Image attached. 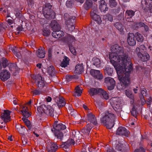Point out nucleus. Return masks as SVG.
I'll return each instance as SVG.
<instances>
[{
    "label": "nucleus",
    "instance_id": "obj_29",
    "mask_svg": "<svg viewBox=\"0 0 152 152\" xmlns=\"http://www.w3.org/2000/svg\"><path fill=\"white\" fill-rule=\"evenodd\" d=\"M58 148V146L55 142L51 143L50 147L48 148V152H56Z\"/></svg>",
    "mask_w": 152,
    "mask_h": 152
},
{
    "label": "nucleus",
    "instance_id": "obj_15",
    "mask_svg": "<svg viewBox=\"0 0 152 152\" xmlns=\"http://www.w3.org/2000/svg\"><path fill=\"white\" fill-rule=\"evenodd\" d=\"M55 101L59 107H63L65 105V100L62 96H56L55 98Z\"/></svg>",
    "mask_w": 152,
    "mask_h": 152
},
{
    "label": "nucleus",
    "instance_id": "obj_22",
    "mask_svg": "<svg viewBox=\"0 0 152 152\" xmlns=\"http://www.w3.org/2000/svg\"><path fill=\"white\" fill-rule=\"evenodd\" d=\"M64 32L60 30L54 31L52 33V36L56 38H60L64 36Z\"/></svg>",
    "mask_w": 152,
    "mask_h": 152
},
{
    "label": "nucleus",
    "instance_id": "obj_47",
    "mask_svg": "<svg viewBox=\"0 0 152 152\" xmlns=\"http://www.w3.org/2000/svg\"><path fill=\"white\" fill-rule=\"evenodd\" d=\"M7 65L10 71L15 70L16 69V65L15 64L10 63Z\"/></svg>",
    "mask_w": 152,
    "mask_h": 152
},
{
    "label": "nucleus",
    "instance_id": "obj_20",
    "mask_svg": "<svg viewBox=\"0 0 152 152\" xmlns=\"http://www.w3.org/2000/svg\"><path fill=\"white\" fill-rule=\"evenodd\" d=\"M135 14V12L132 10H127L126 12L125 17L127 21L132 22L133 20L132 18Z\"/></svg>",
    "mask_w": 152,
    "mask_h": 152
},
{
    "label": "nucleus",
    "instance_id": "obj_58",
    "mask_svg": "<svg viewBox=\"0 0 152 152\" xmlns=\"http://www.w3.org/2000/svg\"><path fill=\"white\" fill-rule=\"evenodd\" d=\"M50 34V32L49 31L45 30L43 31V35L44 36H48Z\"/></svg>",
    "mask_w": 152,
    "mask_h": 152
},
{
    "label": "nucleus",
    "instance_id": "obj_16",
    "mask_svg": "<svg viewBox=\"0 0 152 152\" xmlns=\"http://www.w3.org/2000/svg\"><path fill=\"white\" fill-rule=\"evenodd\" d=\"M129 133V132L125 128L120 126L117 129L116 134L118 135H124L127 137L128 136Z\"/></svg>",
    "mask_w": 152,
    "mask_h": 152
},
{
    "label": "nucleus",
    "instance_id": "obj_43",
    "mask_svg": "<svg viewBox=\"0 0 152 152\" xmlns=\"http://www.w3.org/2000/svg\"><path fill=\"white\" fill-rule=\"evenodd\" d=\"M103 19L106 21L109 20L111 22L113 20L112 16L109 14H107L104 15L103 17Z\"/></svg>",
    "mask_w": 152,
    "mask_h": 152
},
{
    "label": "nucleus",
    "instance_id": "obj_4",
    "mask_svg": "<svg viewBox=\"0 0 152 152\" xmlns=\"http://www.w3.org/2000/svg\"><path fill=\"white\" fill-rule=\"evenodd\" d=\"M52 6L50 3H46L43 7L42 12L44 16L47 19L51 20L55 18L56 13L52 9Z\"/></svg>",
    "mask_w": 152,
    "mask_h": 152
},
{
    "label": "nucleus",
    "instance_id": "obj_52",
    "mask_svg": "<svg viewBox=\"0 0 152 152\" xmlns=\"http://www.w3.org/2000/svg\"><path fill=\"white\" fill-rule=\"evenodd\" d=\"M69 50L74 55H76V52L75 48L70 44L69 45Z\"/></svg>",
    "mask_w": 152,
    "mask_h": 152
},
{
    "label": "nucleus",
    "instance_id": "obj_30",
    "mask_svg": "<svg viewBox=\"0 0 152 152\" xmlns=\"http://www.w3.org/2000/svg\"><path fill=\"white\" fill-rule=\"evenodd\" d=\"M69 58L66 56H65L61 63V66L62 67L64 68L67 67L69 65Z\"/></svg>",
    "mask_w": 152,
    "mask_h": 152
},
{
    "label": "nucleus",
    "instance_id": "obj_64",
    "mask_svg": "<svg viewBox=\"0 0 152 152\" xmlns=\"http://www.w3.org/2000/svg\"><path fill=\"white\" fill-rule=\"evenodd\" d=\"M8 23L10 25H11L13 23V21L11 19H8L7 21Z\"/></svg>",
    "mask_w": 152,
    "mask_h": 152
},
{
    "label": "nucleus",
    "instance_id": "obj_59",
    "mask_svg": "<svg viewBox=\"0 0 152 152\" xmlns=\"http://www.w3.org/2000/svg\"><path fill=\"white\" fill-rule=\"evenodd\" d=\"M23 129H21L20 128L18 129V130L19 133L23 134L24 133V132L25 130V128L24 127H23Z\"/></svg>",
    "mask_w": 152,
    "mask_h": 152
},
{
    "label": "nucleus",
    "instance_id": "obj_2",
    "mask_svg": "<svg viewBox=\"0 0 152 152\" xmlns=\"http://www.w3.org/2000/svg\"><path fill=\"white\" fill-rule=\"evenodd\" d=\"M114 67L117 71L118 79L120 82L121 87V88L128 87L130 83V75L131 71L133 69V64L131 62Z\"/></svg>",
    "mask_w": 152,
    "mask_h": 152
},
{
    "label": "nucleus",
    "instance_id": "obj_12",
    "mask_svg": "<svg viewBox=\"0 0 152 152\" xmlns=\"http://www.w3.org/2000/svg\"><path fill=\"white\" fill-rule=\"evenodd\" d=\"M87 119L88 121L90 122L91 124L94 125H96L97 124L96 119L95 115L93 114L90 112H88L87 115Z\"/></svg>",
    "mask_w": 152,
    "mask_h": 152
},
{
    "label": "nucleus",
    "instance_id": "obj_54",
    "mask_svg": "<svg viewBox=\"0 0 152 152\" xmlns=\"http://www.w3.org/2000/svg\"><path fill=\"white\" fill-rule=\"evenodd\" d=\"M33 94L35 95H39L41 94V91L35 89L31 91Z\"/></svg>",
    "mask_w": 152,
    "mask_h": 152
},
{
    "label": "nucleus",
    "instance_id": "obj_57",
    "mask_svg": "<svg viewBox=\"0 0 152 152\" xmlns=\"http://www.w3.org/2000/svg\"><path fill=\"white\" fill-rule=\"evenodd\" d=\"M26 125L28 127V128L30 129L31 128V125L30 123V122L28 120L25 123Z\"/></svg>",
    "mask_w": 152,
    "mask_h": 152
},
{
    "label": "nucleus",
    "instance_id": "obj_8",
    "mask_svg": "<svg viewBox=\"0 0 152 152\" xmlns=\"http://www.w3.org/2000/svg\"><path fill=\"white\" fill-rule=\"evenodd\" d=\"M11 111L8 110H4L3 113L1 115L2 119L4 121L5 124L10 121L11 120Z\"/></svg>",
    "mask_w": 152,
    "mask_h": 152
},
{
    "label": "nucleus",
    "instance_id": "obj_56",
    "mask_svg": "<svg viewBox=\"0 0 152 152\" xmlns=\"http://www.w3.org/2000/svg\"><path fill=\"white\" fill-rule=\"evenodd\" d=\"M39 21L41 24L43 25H44L47 23V21H46L45 18H41L40 19Z\"/></svg>",
    "mask_w": 152,
    "mask_h": 152
},
{
    "label": "nucleus",
    "instance_id": "obj_48",
    "mask_svg": "<svg viewBox=\"0 0 152 152\" xmlns=\"http://www.w3.org/2000/svg\"><path fill=\"white\" fill-rule=\"evenodd\" d=\"M48 72L51 76L54 74L55 73L54 68L53 66H50L48 68Z\"/></svg>",
    "mask_w": 152,
    "mask_h": 152
},
{
    "label": "nucleus",
    "instance_id": "obj_35",
    "mask_svg": "<svg viewBox=\"0 0 152 152\" xmlns=\"http://www.w3.org/2000/svg\"><path fill=\"white\" fill-rule=\"evenodd\" d=\"M137 40L140 42H142L144 40V37L142 35L138 32H137L134 35Z\"/></svg>",
    "mask_w": 152,
    "mask_h": 152
},
{
    "label": "nucleus",
    "instance_id": "obj_1",
    "mask_svg": "<svg viewBox=\"0 0 152 152\" xmlns=\"http://www.w3.org/2000/svg\"><path fill=\"white\" fill-rule=\"evenodd\" d=\"M109 54L110 62L114 67L128 63V55L124 53L123 47L115 44L111 46Z\"/></svg>",
    "mask_w": 152,
    "mask_h": 152
},
{
    "label": "nucleus",
    "instance_id": "obj_3",
    "mask_svg": "<svg viewBox=\"0 0 152 152\" xmlns=\"http://www.w3.org/2000/svg\"><path fill=\"white\" fill-rule=\"evenodd\" d=\"M115 119V115L113 113L108 111L104 112V115L101 119V122L107 128L111 129L114 126Z\"/></svg>",
    "mask_w": 152,
    "mask_h": 152
},
{
    "label": "nucleus",
    "instance_id": "obj_37",
    "mask_svg": "<svg viewBox=\"0 0 152 152\" xmlns=\"http://www.w3.org/2000/svg\"><path fill=\"white\" fill-rule=\"evenodd\" d=\"M140 58L141 60L143 61H148L149 58L150 56L147 53L144 54L141 53L140 56H138Z\"/></svg>",
    "mask_w": 152,
    "mask_h": 152
},
{
    "label": "nucleus",
    "instance_id": "obj_33",
    "mask_svg": "<svg viewBox=\"0 0 152 152\" xmlns=\"http://www.w3.org/2000/svg\"><path fill=\"white\" fill-rule=\"evenodd\" d=\"M114 26L121 33H123L124 27L121 23L116 22L114 24Z\"/></svg>",
    "mask_w": 152,
    "mask_h": 152
},
{
    "label": "nucleus",
    "instance_id": "obj_39",
    "mask_svg": "<svg viewBox=\"0 0 152 152\" xmlns=\"http://www.w3.org/2000/svg\"><path fill=\"white\" fill-rule=\"evenodd\" d=\"M125 93L126 96L129 97L131 100H134V95L132 93L131 91L129 89L126 90L125 91Z\"/></svg>",
    "mask_w": 152,
    "mask_h": 152
},
{
    "label": "nucleus",
    "instance_id": "obj_44",
    "mask_svg": "<svg viewBox=\"0 0 152 152\" xmlns=\"http://www.w3.org/2000/svg\"><path fill=\"white\" fill-rule=\"evenodd\" d=\"M146 6L152 11V0H145Z\"/></svg>",
    "mask_w": 152,
    "mask_h": 152
},
{
    "label": "nucleus",
    "instance_id": "obj_51",
    "mask_svg": "<svg viewBox=\"0 0 152 152\" xmlns=\"http://www.w3.org/2000/svg\"><path fill=\"white\" fill-rule=\"evenodd\" d=\"M131 114L134 116L135 117L137 116L138 113L135 109V107L134 105L131 110Z\"/></svg>",
    "mask_w": 152,
    "mask_h": 152
},
{
    "label": "nucleus",
    "instance_id": "obj_28",
    "mask_svg": "<svg viewBox=\"0 0 152 152\" xmlns=\"http://www.w3.org/2000/svg\"><path fill=\"white\" fill-rule=\"evenodd\" d=\"M64 38L66 39V41L69 45L70 44L69 43L75 42V37L72 35L69 34H68L67 36H66Z\"/></svg>",
    "mask_w": 152,
    "mask_h": 152
},
{
    "label": "nucleus",
    "instance_id": "obj_49",
    "mask_svg": "<svg viewBox=\"0 0 152 152\" xmlns=\"http://www.w3.org/2000/svg\"><path fill=\"white\" fill-rule=\"evenodd\" d=\"M12 51L18 58L21 59L22 58V54L23 52L21 51L18 52H16L15 50H12Z\"/></svg>",
    "mask_w": 152,
    "mask_h": 152
},
{
    "label": "nucleus",
    "instance_id": "obj_38",
    "mask_svg": "<svg viewBox=\"0 0 152 152\" xmlns=\"http://www.w3.org/2000/svg\"><path fill=\"white\" fill-rule=\"evenodd\" d=\"M37 55L39 58H42L45 56V53L43 50L39 49L36 51Z\"/></svg>",
    "mask_w": 152,
    "mask_h": 152
},
{
    "label": "nucleus",
    "instance_id": "obj_46",
    "mask_svg": "<svg viewBox=\"0 0 152 152\" xmlns=\"http://www.w3.org/2000/svg\"><path fill=\"white\" fill-rule=\"evenodd\" d=\"M75 95L79 96H80L82 93V91L80 88L78 86H77L75 88Z\"/></svg>",
    "mask_w": 152,
    "mask_h": 152
},
{
    "label": "nucleus",
    "instance_id": "obj_62",
    "mask_svg": "<svg viewBox=\"0 0 152 152\" xmlns=\"http://www.w3.org/2000/svg\"><path fill=\"white\" fill-rule=\"evenodd\" d=\"M22 28H23L22 26H18L17 28V31H19L18 32V34H19L20 31H22Z\"/></svg>",
    "mask_w": 152,
    "mask_h": 152
},
{
    "label": "nucleus",
    "instance_id": "obj_45",
    "mask_svg": "<svg viewBox=\"0 0 152 152\" xmlns=\"http://www.w3.org/2000/svg\"><path fill=\"white\" fill-rule=\"evenodd\" d=\"M99 8L100 9L101 11L102 12H103L104 13H105L106 11H108V8L107 7V5L103 4V5H99Z\"/></svg>",
    "mask_w": 152,
    "mask_h": 152
},
{
    "label": "nucleus",
    "instance_id": "obj_63",
    "mask_svg": "<svg viewBox=\"0 0 152 152\" xmlns=\"http://www.w3.org/2000/svg\"><path fill=\"white\" fill-rule=\"evenodd\" d=\"M45 99L47 102H50L52 100V98L50 96H48L46 97Z\"/></svg>",
    "mask_w": 152,
    "mask_h": 152
},
{
    "label": "nucleus",
    "instance_id": "obj_6",
    "mask_svg": "<svg viewBox=\"0 0 152 152\" xmlns=\"http://www.w3.org/2000/svg\"><path fill=\"white\" fill-rule=\"evenodd\" d=\"M121 99L119 97H114L110 99V103L114 110L118 112L121 110L122 105Z\"/></svg>",
    "mask_w": 152,
    "mask_h": 152
},
{
    "label": "nucleus",
    "instance_id": "obj_24",
    "mask_svg": "<svg viewBox=\"0 0 152 152\" xmlns=\"http://www.w3.org/2000/svg\"><path fill=\"white\" fill-rule=\"evenodd\" d=\"M129 148L128 146L123 144L117 145L115 146V149L117 150L120 151L122 152H126L128 150Z\"/></svg>",
    "mask_w": 152,
    "mask_h": 152
},
{
    "label": "nucleus",
    "instance_id": "obj_50",
    "mask_svg": "<svg viewBox=\"0 0 152 152\" xmlns=\"http://www.w3.org/2000/svg\"><path fill=\"white\" fill-rule=\"evenodd\" d=\"M116 0H109V2L110 7L112 8L115 7L117 5Z\"/></svg>",
    "mask_w": 152,
    "mask_h": 152
},
{
    "label": "nucleus",
    "instance_id": "obj_10",
    "mask_svg": "<svg viewBox=\"0 0 152 152\" xmlns=\"http://www.w3.org/2000/svg\"><path fill=\"white\" fill-rule=\"evenodd\" d=\"M53 128L55 131H60L66 129V126L61 123H58V121H56L53 125Z\"/></svg>",
    "mask_w": 152,
    "mask_h": 152
},
{
    "label": "nucleus",
    "instance_id": "obj_9",
    "mask_svg": "<svg viewBox=\"0 0 152 152\" xmlns=\"http://www.w3.org/2000/svg\"><path fill=\"white\" fill-rule=\"evenodd\" d=\"M35 82L36 85L39 88L43 87L45 84V82L43 79L40 75H38L35 76Z\"/></svg>",
    "mask_w": 152,
    "mask_h": 152
},
{
    "label": "nucleus",
    "instance_id": "obj_21",
    "mask_svg": "<svg viewBox=\"0 0 152 152\" xmlns=\"http://www.w3.org/2000/svg\"><path fill=\"white\" fill-rule=\"evenodd\" d=\"M50 26L53 31L61 29V26L58 22L55 20L51 21Z\"/></svg>",
    "mask_w": 152,
    "mask_h": 152
},
{
    "label": "nucleus",
    "instance_id": "obj_41",
    "mask_svg": "<svg viewBox=\"0 0 152 152\" xmlns=\"http://www.w3.org/2000/svg\"><path fill=\"white\" fill-rule=\"evenodd\" d=\"M54 134L55 136L58 139L61 140L63 136L62 133L60 131H55Z\"/></svg>",
    "mask_w": 152,
    "mask_h": 152
},
{
    "label": "nucleus",
    "instance_id": "obj_17",
    "mask_svg": "<svg viewBox=\"0 0 152 152\" xmlns=\"http://www.w3.org/2000/svg\"><path fill=\"white\" fill-rule=\"evenodd\" d=\"M93 127V125L91 124H88L86 126L81 130V134L84 135H89L90 131Z\"/></svg>",
    "mask_w": 152,
    "mask_h": 152
},
{
    "label": "nucleus",
    "instance_id": "obj_27",
    "mask_svg": "<svg viewBox=\"0 0 152 152\" xmlns=\"http://www.w3.org/2000/svg\"><path fill=\"white\" fill-rule=\"evenodd\" d=\"M92 0H86L83 4L84 8L86 10H88L92 7Z\"/></svg>",
    "mask_w": 152,
    "mask_h": 152
},
{
    "label": "nucleus",
    "instance_id": "obj_32",
    "mask_svg": "<svg viewBox=\"0 0 152 152\" xmlns=\"http://www.w3.org/2000/svg\"><path fill=\"white\" fill-rule=\"evenodd\" d=\"M104 72L105 74L111 76L113 73V69L111 68L109 66H106L104 69Z\"/></svg>",
    "mask_w": 152,
    "mask_h": 152
},
{
    "label": "nucleus",
    "instance_id": "obj_13",
    "mask_svg": "<svg viewBox=\"0 0 152 152\" xmlns=\"http://www.w3.org/2000/svg\"><path fill=\"white\" fill-rule=\"evenodd\" d=\"M75 143V141L73 139H69L66 142H62L60 146L64 149H66L68 148L70 146L74 145Z\"/></svg>",
    "mask_w": 152,
    "mask_h": 152
},
{
    "label": "nucleus",
    "instance_id": "obj_26",
    "mask_svg": "<svg viewBox=\"0 0 152 152\" xmlns=\"http://www.w3.org/2000/svg\"><path fill=\"white\" fill-rule=\"evenodd\" d=\"M100 89V88H91L89 91V94L92 97L97 94L99 95V90Z\"/></svg>",
    "mask_w": 152,
    "mask_h": 152
},
{
    "label": "nucleus",
    "instance_id": "obj_40",
    "mask_svg": "<svg viewBox=\"0 0 152 152\" xmlns=\"http://www.w3.org/2000/svg\"><path fill=\"white\" fill-rule=\"evenodd\" d=\"M8 64H9L8 61L6 58H1V67L2 66L3 68H5L8 66Z\"/></svg>",
    "mask_w": 152,
    "mask_h": 152
},
{
    "label": "nucleus",
    "instance_id": "obj_55",
    "mask_svg": "<svg viewBox=\"0 0 152 152\" xmlns=\"http://www.w3.org/2000/svg\"><path fill=\"white\" fill-rule=\"evenodd\" d=\"M134 152H145V151L143 148L140 147L139 148L135 150Z\"/></svg>",
    "mask_w": 152,
    "mask_h": 152
},
{
    "label": "nucleus",
    "instance_id": "obj_19",
    "mask_svg": "<svg viewBox=\"0 0 152 152\" xmlns=\"http://www.w3.org/2000/svg\"><path fill=\"white\" fill-rule=\"evenodd\" d=\"M10 77V73L7 70L4 69L0 73V78L4 81L6 80Z\"/></svg>",
    "mask_w": 152,
    "mask_h": 152
},
{
    "label": "nucleus",
    "instance_id": "obj_11",
    "mask_svg": "<svg viewBox=\"0 0 152 152\" xmlns=\"http://www.w3.org/2000/svg\"><path fill=\"white\" fill-rule=\"evenodd\" d=\"M134 33L129 32L127 36V42L128 44L132 46H134L136 44V41L134 39Z\"/></svg>",
    "mask_w": 152,
    "mask_h": 152
},
{
    "label": "nucleus",
    "instance_id": "obj_14",
    "mask_svg": "<svg viewBox=\"0 0 152 152\" xmlns=\"http://www.w3.org/2000/svg\"><path fill=\"white\" fill-rule=\"evenodd\" d=\"M28 109L27 107L25 106L23 107L22 109H21L20 110L23 116L24 117L22 118V120L25 123L28 120L26 118H28L30 115V114L28 112Z\"/></svg>",
    "mask_w": 152,
    "mask_h": 152
},
{
    "label": "nucleus",
    "instance_id": "obj_25",
    "mask_svg": "<svg viewBox=\"0 0 152 152\" xmlns=\"http://www.w3.org/2000/svg\"><path fill=\"white\" fill-rule=\"evenodd\" d=\"M45 113L48 116H53L54 115V110L53 108L50 105L46 106Z\"/></svg>",
    "mask_w": 152,
    "mask_h": 152
},
{
    "label": "nucleus",
    "instance_id": "obj_18",
    "mask_svg": "<svg viewBox=\"0 0 152 152\" xmlns=\"http://www.w3.org/2000/svg\"><path fill=\"white\" fill-rule=\"evenodd\" d=\"M90 73L91 75L99 80H101L103 78L102 75L100 73L99 70L92 69L91 70Z\"/></svg>",
    "mask_w": 152,
    "mask_h": 152
},
{
    "label": "nucleus",
    "instance_id": "obj_53",
    "mask_svg": "<svg viewBox=\"0 0 152 152\" xmlns=\"http://www.w3.org/2000/svg\"><path fill=\"white\" fill-rule=\"evenodd\" d=\"M147 91L145 88H142L141 89V93L143 97L146 96Z\"/></svg>",
    "mask_w": 152,
    "mask_h": 152
},
{
    "label": "nucleus",
    "instance_id": "obj_23",
    "mask_svg": "<svg viewBox=\"0 0 152 152\" xmlns=\"http://www.w3.org/2000/svg\"><path fill=\"white\" fill-rule=\"evenodd\" d=\"M91 16L94 20L97 23L99 24L101 23L102 20L100 16L94 13L93 11H91Z\"/></svg>",
    "mask_w": 152,
    "mask_h": 152
},
{
    "label": "nucleus",
    "instance_id": "obj_42",
    "mask_svg": "<svg viewBox=\"0 0 152 152\" xmlns=\"http://www.w3.org/2000/svg\"><path fill=\"white\" fill-rule=\"evenodd\" d=\"M94 64L97 67H100L101 62L100 60L97 58H95L93 59Z\"/></svg>",
    "mask_w": 152,
    "mask_h": 152
},
{
    "label": "nucleus",
    "instance_id": "obj_7",
    "mask_svg": "<svg viewBox=\"0 0 152 152\" xmlns=\"http://www.w3.org/2000/svg\"><path fill=\"white\" fill-rule=\"evenodd\" d=\"M104 82L106 84L109 90H112L114 88L115 82L113 78L110 77H106L104 79Z\"/></svg>",
    "mask_w": 152,
    "mask_h": 152
},
{
    "label": "nucleus",
    "instance_id": "obj_5",
    "mask_svg": "<svg viewBox=\"0 0 152 152\" xmlns=\"http://www.w3.org/2000/svg\"><path fill=\"white\" fill-rule=\"evenodd\" d=\"M64 18L66 20V23L68 31L72 32L75 28L74 23L75 22V17L69 16L67 13H65L64 15Z\"/></svg>",
    "mask_w": 152,
    "mask_h": 152
},
{
    "label": "nucleus",
    "instance_id": "obj_61",
    "mask_svg": "<svg viewBox=\"0 0 152 152\" xmlns=\"http://www.w3.org/2000/svg\"><path fill=\"white\" fill-rule=\"evenodd\" d=\"M52 49H49L48 50V56L49 59H50L52 57Z\"/></svg>",
    "mask_w": 152,
    "mask_h": 152
},
{
    "label": "nucleus",
    "instance_id": "obj_60",
    "mask_svg": "<svg viewBox=\"0 0 152 152\" xmlns=\"http://www.w3.org/2000/svg\"><path fill=\"white\" fill-rule=\"evenodd\" d=\"M135 51L138 57L140 56V55H141V53L140 52V48L138 47L136 49Z\"/></svg>",
    "mask_w": 152,
    "mask_h": 152
},
{
    "label": "nucleus",
    "instance_id": "obj_34",
    "mask_svg": "<svg viewBox=\"0 0 152 152\" xmlns=\"http://www.w3.org/2000/svg\"><path fill=\"white\" fill-rule=\"evenodd\" d=\"M83 71V66L80 64H77L75 66V72L77 74H80Z\"/></svg>",
    "mask_w": 152,
    "mask_h": 152
},
{
    "label": "nucleus",
    "instance_id": "obj_36",
    "mask_svg": "<svg viewBox=\"0 0 152 152\" xmlns=\"http://www.w3.org/2000/svg\"><path fill=\"white\" fill-rule=\"evenodd\" d=\"M46 108V105L45 104H42L37 107V110L40 114H41L43 113H45Z\"/></svg>",
    "mask_w": 152,
    "mask_h": 152
},
{
    "label": "nucleus",
    "instance_id": "obj_31",
    "mask_svg": "<svg viewBox=\"0 0 152 152\" xmlns=\"http://www.w3.org/2000/svg\"><path fill=\"white\" fill-rule=\"evenodd\" d=\"M99 95L101 97H103L105 99H107L109 98L108 94L106 91L102 89V88L99 90Z\"/></svg>",
    "mask_w": 152,
    "mask_h": 152
}]
</instances>
